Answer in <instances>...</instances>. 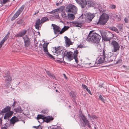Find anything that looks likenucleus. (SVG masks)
I'll list each match as a JSON object with an SVG mask.
<instances>
[{
    "label": "nucleus",
    "mask_w": 129,
    "mask_h": 129,
    "mask_svg": "<svg viewBox=\"0 0 129 129\" xmlns=\"http://www.w3.org/2000/svg\"><path fill=\"white\" fill-rule=\"evenodd\" d=\"M100 55L98 57L96 60V62L99 64L105 62L108 63L111 62L114 60L115 57L113 56V55L111 52L105 53L103 50L100 53Z\"/></svg>",
    "instance_id": "f257e3e1"
},
{
    "label": "nucleus",
    "mask_w": 129,
    "mask_h": 129,
    "mask_svg": "<svg viewBox=\"0 0 129 129\" xmlns=\"http://www.w3.org/2000/svg\"><path fill=\"white\" fill-rule=\"evenodd\" d=\"M101 37L98 34L92 33L90 31L87 38V41L89 42L98 43L99 42Z\"/></svg>",
    "instance_id": "f03ea898"
},
{
    "label": "nucleus",
    "mask_w": 129,
    "mask_h": 129,
    "mask_svg": "<svg viewBox=\"0 0 129 129\" xmlns=\"http://www.w3.org/2000/svg\"><path fill=\"white\" fill-rule=\"evenodd\" d=\"M98 11L101 13L102 14L100 17L98 22L101 25H104L107 23L109 19V17L107 14L104 13L106 10L104 9L100 8L98 9Z\"/></svg>",
    "instance_id": "7ed1b4c3"
},
{
    "label": "nucleus",
    "mask_w": 129,
    "mask_h": 129,
    "mask_svg": "<svg viewBox=\"0 0 129 129\" xmlns=\"http://www.w3.org/2000/svg\"><path fill=\"white\" fill-rule=\"evenodd\" d=\"M65 11L67 13L76 14L77 13V9L75 6L69 4L66 7Z\"/></svg>",
    "instance_id": "20e7f679"
},
{
    "label": "nucleus",
    "mask_w": 129,
    "mask_h": 129,
    "mask_svg": "<svg viewBox=\"0 0 129 129\" xmlns=\"http://www.w3.org/2000/svg\"><path fill=\"white\" fill-rule=\"evenodd\" d=\"M53 50L54 52L55 53V54H56V55L57 56L58 55H61L62 56V58H60V57L57 56V57H56V58H57V59H60V61H62V60H63V56L61 54V53L63 54V53L64 52V50H62L61 48H60V47H58L57 48H56V47H54Z\"/></svg>",
    "instance_id": "39448f33"
},
{
    "label": "nucleus",
    "mask_w": 129,
    "mask_h": 129,
    "mask_svg": "<svg viewBox=\"0 0 129 129\" xmlns=\"http://www.w3.org/2000/svg\"><path fill=\"white\" fill-rule=\"evenodd\" d=\"M53 118L52 116H45L42 115H38L37 117V119L39 120H42L43 122L44 121L47 123L49 122L51 120L53 119Z\"/></svg>",
    "instance_id": "423d86ee"
},
{
    "label": "nucleus",
    "mask_w": 129,
    "mask_h": 129,
    "mask_svg": "<svg viewBox=\"0 0 129 129\" xmlns=\"http://www.w3.org/2000/svg\"><path fill=\"white\" fill-rule=\"evenodd\" d=\"M112 48V52H117L118 51L120 48V46L118 43L115 41H113L111 43Z\"/></svg>",
    "instance_id": "0eeeda50"
},
{
    "label": "nucleus",
    "mask_w": 129,
    "mask_h": 129,
    "mask_svg": "<svg viewBox=\"0 0 129 129\" xmlns=\"http://www.w3.org/2000/svg\"><path fill=\"white\" fill-rule=\"evenodd\" d=\"M5 79V82L6 83V85L7 87H9V84L11 82L12 78L10 76V72L9 71H7L6 72L5 75L4 76Z\"/></svg>",
    "instance_id": "6e6552de"
},
{
    "label": "nucleus",
    "mask_w": 129,
    "mask_h": 129,
    "mask_svg": "<svg viewBox=\"0 0 129 129\" xmlns=\"http://www.w3.org/2000/svg\"><path fill=\"white\" fill-rule=\"evenodd\" d=\"M80 119L83 121V125L85 127L86 125H87L88 127L90 128L91 126L90 125V123L88 120L87 119L85 116L82 114H81L80 116Z\"/></svg>",
    "instance_id": "1a4fd4ad"
},
{
    "label": "nucleus",
    "mask_w": 129,
    "mask_h": 129,
    "mask_svg": "<svg viewBox=\"0 0 129 129\" xmlns=\"http://www.w3.org/2000/svg\"><path fill=\"white\" fill-rule=\"evenodd\" d=\"M24 7V5H22L16 12L14 14L11 20L12 21L17 18L23 11Z\"/></svg>",
    "instance_id": "9d476101"
},
{
    "label": "nucleus",
    "mask_w": 129,
    "mask_h": 129,
    "mask_svg": "<svg viewBox=\"0 0 129 129\" xmlns=\"http://www.w3.org/2000/svg\"><path fill=\"white\" fill-rule=\"evenodd\" d=\"M73 54V53L71 51L68 52L66 51H65L63 53L64 56L66 57L70 61L73 59V56H72Z\"/></svg>",
    "instance_id": "9b49d317"
},
{
    "label": "nucleus",
    "mask_w": 129,
    "mask_h": 129,
    "mask_svg": "<svg viewBox=\"0 0 129 129\" xmlns=\"http://www.w3.org/2000/svg\"><path fill=\"white\" fill-rule=\"evenodd\" d=\"M76 2L80 5L82 8H84L86 5L87 3L86 0H75Z\"/></svg>",
    "instance_id": "f8f14e48"
},
{
    "label": "nucleus",
    "mask_w": 129,
    "mask_h": 129,
    "mask_svg": "<svg viewBox=\"0 0 129 129\" xmlns=\"http://www.w3.org/2000/svg\"><path fill=\"white\" fill-rule=\"evenodd\" d=\"M52 26L53 27V29L55 34H56L60 32L61 29L59 26L53 24H52Z\"/></svg>",
    "instance_id": "ddd939ff"
},
{
    "label": "nucleus",
    "mask_w": 129,
    "mask_h": 129,
    "mask_svg": "<svg viewBox=\"0 0 129 129\" xmlns=\"http://www.w3.org/2000/svg\"><path fill=\"white\" fill-rule=\"evenodd\" d=\"M95 14H91L90 13H88L87 15V18L86 19V21L88 23L91 22L92 19L95 16Z\"/></svg>",
    "instance_id": "4468645a"
},
{
    "label": "nucleus",
    "mask_w": 129,
    "mask_h": 129,
    "mask_svg": "<svg viewBox=\"0 0 129 129\" xmlns=\"http://www.w3.org/2000/svg\"><path fill=\"white\" fill-rule=\"evenodd\" d=\"M87 5H88L89 6L93 7H95L97 8H98L99 7V6L98 7L97 6H96V5L95 4V2L92 1L90 0H88L87 2Z\"/></svg>",
    "instance_id": "2eb2a0df"
},
{
    "label": "nucleus",
    "mask_w": 129,
    "mask_h": 129,
    "mask_svg": "<svg viewBox=\"0 0 129 129\" xmlns=\"http://www.w3.org/2000/svg\"><path fill=\"white\" fill-rule=\"evenodd\" d=\"M64 38L65 41L66 47H69L70 45L72 44V43L70 39L67 36H65Z\"/></svg>",
    "instance_id": "dca6fc26"
},
{
    "label": "nucleus",
    "mask_w": 129,
    "mask_h": 129,
    "mask_svg": "<svg viewBox=\"0 0 129 129\" xmlns=\"http://www.w3.org/2000/svg\"><path fill=\"white\" fill-rule=\"evenodd\" d=\"M25 43V47H27L30 45V42L29 39L26 36L23 38Z\"/></svg>",
    "instance_id": "f3484780"
},
{
    "label": "nucleus",
    "mask_w": 129,
    "mask_h": 129,
    "mask_svg": "<svg viewBox=\"0 0 129 129\" xmlns=\"http://www.w3.org/2000/svg\"><path fill=\"white\" fill-rule=\"evenodd\" d=\"M78 50H76L74 51V53L73 54V59L74 58L75 59V62L77 63H78V62L77 57L78 54Z\"/></svg>",
    "instance_id": "a211bd4d"
},
{
    "label": "nucleus",
    "mask_w": 129,
    "mask_h": 129,
    "mask_svg": "<svg viewBox=\"0 0 129 129\" xmlns=\"http://www.w3.org/2000/svg\"><path fill=\"white\" fill-rule=\"evenodd\" d=\"M99 32L101 36H102L103 39L104 41H110L111 39V38H110L107 37L106 36L104 37V34L103 31L100 30Z\"/></svg>",
    "instance_id": "6ab92c4d"
},
{
    "label": "nucleus",
    "mask_w": 129,
    "mask_h": 129,
    "mask_svg": "<svg viewBox=\"0 0 129 129\" xmlns=\"http://www.w3.org/2000/svg\"><path fill=\"white\" fill-rule=\"evenodd\" d=\"M10 107L7 106L6 108H5L4 109H3L2 110V111H1L0 113L1 114H2V116H3L4 115V114H2L5 113L7 112H8L10 111Z\"/></svg>",
    "instance_id": "aec40b11"
},
{
    "label": "nucleus",
    "mask_w": 129,
    "mask_h": 129,
    "mask_svg": "<svg viewBox=\"0 0 129 129\" xmlns=\"http://www.w3.org/2000/svg\"><path fill=\"white\" fill-rule=\"evenodd\" d=\"M9 33H8L5 36V37L2 40L1 42L0 43V48H1L2 46V44L4 43L6 41L8 38H9Z\"/></svg>",
    "instance_id": "412c9836"
},
{
    "label": "nucleus",
    "mask_w": 129,
    "mask_h": 129,
    "mask_svg": "<svg viewBox=\"0 0 129 129\" xmlns=\"http://www.w3.org/2000/svg\"><path fill=\"white\" fill-rule=\"evenodd\" d=\"M26 32V31L25 30H23L20 31L19 34L16 35V36L17 37H21L24 36Z\"/></svg>",
    "instance_id": "4be33fe9"
},
{
    "label": "nucleus",
    "mask_w": 129,
    "mask_h": 129,
    "mask_svg": "<svg viewBox=\"0 0 129 129\" xmlns=\"http://www.w3.org/2000/svg\"><path fill=\"white\" fill-rule=\"evenodd\" d=\"M19 120L18 118L15 116L13 117L10 120V123L11 124L14 125L15 123L18 121Z\"/></svg>",
    "instance_id": "5701e85b"
},
{
    "label": "nucleus",
    "mask_w": 129,
    "mask_h": 129,
    "mask_svg": "<svg viewBox=\"0 0 129 129\" xmlns=\"http://www.w3.org/2000/svg\"><path fill=\"white\" fill-rule=\"evenodd\" d=\"M13 112L12 111H10L6 113L4 117V119H7L8 118L13 114Z\"/></svg>",
    "instance_id": "b1692460"
},
{
    "label": "nucleus",
    "mask_w": 129,
    "mask_h": 129,
    "mask_svg": "<svg viewBox=\"0 0 129 129\" xmlns=\"http://www.w3.org/2000/svg\"><path fill=\"white\" fill-rule=\"evenodd\" d=\"M40 21L39 19H37L35 24V26L36 29H39L40 27Z\"/></svg>",
    "instance_id": "393cba45"
},
{
    "label": "nucleus",
    "mask_w": 129,
    "mask_h": 129,
    "mask_svg": "<svg viewBox=\"0 0 129 129\" xmlns=\"http://www.w3.org/2000/svg\"><path fill=\"white\" fill-rule=\"evenodd\" d=\"M69 28V27L68 26H64L63 28L60 31V34H62L65 31L68 30Z\"/></svg>",
    "instance_id": "a878e982"
},
{
    "label": "nucleus",
    "mask_w": 129,
    "mask_h": 129,
    "mask_svg": "<svg viewBox=\"0 0 129 129\" xmlns=\"http://www.w3.org/2000/svg\"><path fill=\"white\" fill-rule=\"evenodd\" d=\"M74 14L71 13H69L68 14V17L69 19L71 20H73L75 16H74Z\"/></svg>",
    "instance_id": "bb28decb"
},
{
    "label": "nucleus",
    "mask_w": 129,
    "mask_h": 129,
    "mask_svg": "<svg viewBox=\"0 0 129 129\" xmlns=\"http://www.w3.org/2000/svg\"><path fill=\"white\" fill-rule=\"evenodd\" d=\"M48 20H49L48 18L47 17H43L41 20L40 24H43L45 22Z\"/></svg>",
    "instance_id": "cd10ccee"
},
{
    "label": "nucleus",
    "mask_w": 129,
    "mask_h": 129,
    "mask_svg": "<svg viewBox=\"0 0 129 129\" xmlns=\"http://www.w3.org/2000/svg\"><path fill=\"white\" fill-rule=\"evenodd\" d=\"M110 29L113 31H115L118 33H119V31L118 29L115 27H110Z\"/></svg>",
    "instance_id": "c85d7f7f"
},
{
    "label": "nucleus",
    "mask_w": 129,
    "mask_h": 129,
    "mask_svg": "<svg viewBox=\"0 0 129 129\" xmlns=\"http://www.w3.org/2000/svg\"><path fill=\"white\" fill-rule=\"evenodd\" d=\"M123 24H118L117 26V28L119 29V30H120L122 32V30H123Z\"/></svg>",
    "instance_id": "c756f323"
},
{
    "label": "nucleus",
    "mask_w": 129,
    "mask_h": 129,
    "mask_svg": "<svg viewBox=\"0 0 129 129\" xmlns=\"http://www.w3.org/2000/svg\"><path fill=\"white\" fill-rule=\"evenodd\" d=\"M70 95L73 98H74L76 96V93L73 91H71L70 93Z\"/></svg>",
    "instance_id": "7c9ffc66"
},
{
    "label": "nucleus",
    "mask_w": 129,
    "mask_h": 129,
    "mask_svg": "<svg viewBox=\"0 0 129 129\" xmlns=\"http://www.w3.org/2000/svg\"><path fill=\"white\" fill-rule=\"evenodd\" d=\"M59 9H57L52 11L51 12H48V13H49L50 14H53L55 13H57L59 11Z\"/></svg>",
    "instance_id": "2f4dec72"
},
{
    "label": "nucleus",
    "mask_w": 129,
    "mask_h": 129,
    "mask_svg": "<svg viewBox=\"0 0 129 129\" xmlns=\"http://www.w3.org/2000/svg\"><path fill=\"white\" fill-rule=\"evenodd\" d=\"M35 40L34 41V43L35 44V48L36 50L37 49L38 46L37 45L38 44V43L37 41L36 40H35Z\"/></svg>",
    "instance_id": "473e14b6"
},
{
    "label": "nucleus",
    "mask_w": 129,
    "mask_h": 129,
    "mask_svg": "<svg viewBox=\"0 0 129 129\" xmlns=\"http://www.w3.org/2000/svg\"><path fill=\"white\" fill-rule=\"evenodd\" d=\"M78 47L79 48H87L88 47L85 44L80 45H78Z\"/></svg>",
    "instance_id": "72a5a7b5"
},
{
    "label": "nucleus",
    "mask_w": 129,
    "mask_h": 129,
    "mask_svg": "<svg viewBox=\"0 0 129 129\" xmlns=\"http://www.w3.org/2000/svg\"><path fill=\"white\" fill-rule=\"evenodd\" d=\"M23 22V21L21 19H19L17 21V23L18 24H21Z\"/></svg>",
    "instance_id": "f704fd0d"
},
{
    "label": "nucleus",
    "mask_w": 129,
    "mask_h": 129,
    "mask_svg": "<svg viewBox=\"0 0 129 129\" xmlns=\"http://www.w3.org/2000/svg\"><path fill=\"white\" fill-rule=\"evenodd\" d=\"M75 24L76 27H80L82 26V24L81 23L76 22L75 23Z\"/></svg>",
    "instance_id": "c9c22d12"
},
{
    "label": "nucleus",
    "mask_w": 129,
    "mask_h": 129,
    "mask_svg": "<svg viewBox=\"0 0 129 129\" xmlns=\"http://www.w3.org/2000/svg\"><path fill=\"white\" fill-rule=\"evenodd\" d=\"M99 99L100 100H101L103 102H104V98H103L102 96L100 94L99 95Z\"/></svg>",
    "instance_id": "e433bc0d"
},
{
    "label": "nucleus",
    "mask_w": 129,
    "mask_h": 129,
    "mask_svg": "<svg viewBox=\"0 0 129 129\" xmlns=\"http://www.w3.org/2000/svg\"><path fill=\"white\" fill-rule=\"evenodd\" d=\"M33 127L37 129H42L41 126L40 125L38 126H34Z\"/></svg>",
    "instance_id": "4c0bfd02"
},
{
    "label": "nucleus",
    "mask_w": 129,
    "mask_h": 129,
    "mask_svg": "<svg viewBox=\"0 0 129 129\" xmlns=\"http://www.w3.org/2000/svg\"><path fill=\"white\" fill-rule=\"evenodd\" d=\"M54 17L58 19H59L60 18L58 14L57 13H55L54 14Z\"/></svg>",
    "instance_id": "58836bf2"
},
{
    "label": "nucleus",
    "mask_w": 129,
    "mask_h": 129,
    "mask_svg": "<svg viewBox=\"0 0 129 129\" xmlns=\"http://www.w3.org/2000/svg\"><path fill=\"white\" fill-rule=\"evenodd\" d=\"M62 15L63 18H65L67 17V15L64 12H62Z\"/></svg>",
    "instance_id": "ea45409f"
},
{
    "label": "nucleus",
    "mask_w": 129,
    "mask_h": 129,
    "mask_svg": "<svg viewBox=\"0 0 129 129\" xmlns=\"http://www.w3.org/2000/svg\"><path fill=\"white\" fill-rule=\"evenodd\" d=\"M49 44V43H44L43 45V47H47V46Z\"/></svg>",
    "instance_id": "a19ab883"
},
{
    "label": "nucleus",
    "mask_w": 129,
    "mask_h": 129,
    "mask_svg": "<svg viewBox=\"0 0 129 129\" xmlns=\"http://www.w3.org/2000/svg\"><path fill=\"white\" fill-rule=\"evenodd\" d=\"M46 54L49 57H50L51 58H53V56L50 54L49 52H46Z\"/></svg>",
    "instance_id": "79ce46f5"
},
{
    "label": "nucleus",
    "mask_w": 129,
    "mask_h": 129,
    "mask_svg": "<svg viewBox=\"0 0 129 129\" xmlns=\"http://www.w3.org/2000/svg\"><path fill=\"white\" fill-rule=\"evenodd\" d=\"M44 49V51L45 52H48V51L47 49V47L43 48Z\"/></svg>",
    "instance_id": "37998d69"
},
{
    "label": "nucleus",
    "mask_w": 129,
    "mask_h": 129,
    "mask_svg": "<svg viewBox=\"0 0 129 129\" xmlns=\"http://www.w3.org/2000/svg\"><path fill=\"white\" fill-rule=\"evenodd\" d=\"M10 0H3L2 3L3 4H5L8 2H9Z\"/></svg>",
    "instance_id": "c03bdc74"
},
{
    "label": "nucleus",
    "mask_w": 129,
    "mask_h": 129,
    "mask_svg": "<svg viewBox=\"0 0 129 129\" xmlns=\"http://www.w3.org/2000/svg\"><path fill=\"white\" fill-rule=\"evenodd\" d=\"M49 76L51 77L53 79H55V78L54 75L52 73H51L50 75Z\"/></svg>",
    "instance_id": "a18cd8bd"
},
{
    "label": "nucleus",
    "mask_w": 129,
    "mask_h": 129,
    "mask_svg": "<svg viewBox=\"0 0 129 129\" xmlns=\"http://www.w3.org/2000/svg\"><path fill=\"white\" fill-rule=\"evenodd\" d=\"M82 88L84 89H86L88 87H87L85 84H82Z\"/></svg>",
    "instance_id": "49530a36"
},
{
    "label": "nucleus",
    "mask_w": 129,
    "mask_h": 129,
    "mask_svg": "<svg viewBox=\"0 0 129 129\" xmlns=\"http://www.w3.org/2000/svg\"><path fill=\"white\" fill-rule=\"evenodd\" d=\"M86 89L89 93L91 95L92 94L91 93L90 90L88 88H87Z\"/></svg>",
    "instance_id": "de8ad7c7"
},
{
    "label": "nucleus",
    "mask_w": 129,
    "mask_h": 129,
    "mask_svg": "<svg viewBox=\"0 0 129 129\" xmlns=\"http://www.w3.org/2000/svg\"><path fill=\"white\" fill-rule=\"evenodd\" d=\"M116 18L117 19V20L118 21H120L121 19V17L119 16L118 17H117Z\"/></svg>",
    "instance_id": "09e8293b"
},
{
    "label": "nucleus",
    "mask_w": 129,
    "mask_h": 129,
    "mask_svg": "<svg viewBox=\"0 0 129 129\" xmlns=\"http://www.w3.org/2000/svg\"><path fill=\"white\" fill-rule=\"evenodd\" d=\"M17 111L19 112H21L22 111V110L20 108L18 109H17Z\"/></svg>",
    "instance_id": "8fccbe9b"
},
{
    "label": "nucleus",
    "mask_w": 129,
    "mask_h": 129,
    "mask_svg": "<svg viewBox=\"0 0 129 129\" xmlns=\"http://www.w3.org/2000/svg\"><path fill=\"white\" fill-rule=\"evenodd\" d=\"M116 7L115 5H111V8L112 9H114Z\"/></svg>",
    "instance_id": "3c124183"
},
{
    "label": "nucleus",
    "mask_w": 129,
    "mask_h": 129,
    "mask_svg": "<svg viewBox=\"0 0 129 129\" xmlns=\"http://www.w3.org/2000/svg\"><path fill=\"white\" fill-rule=\"evenodd\" d=\"M2 119L0 118V127L2 125Z\"/></svg>",
    "instance_id": "603ef678"
},
{
    "label": "nucleus",
    "mask_w": 129,
    "mask_h": 129,
    "mask_svg": "<svg viewBox=\"0 0 129 129\" xmlns=\"http://www.w3.org/2000/svg\"><path fill=\"white\" fill-rule=\"evenodd\" d=\"M124 20L126 23H127L128 22V20L127 18H125L124 19Z\"/></svg>",
    "instance_id": "864d4df0"
},
{
    "label": "nucleus",
    "mask_w": 129,
    "mask_h": 129,
    "mask_svg": "<svg viewBox=\"0 0 129 129\" xmlns=\"http://www.w3.org/2000/svg\"><path fill=\"white\" fill-rule=\"evenodd\" d=\"M47 74L49 76L50 75V74L51 73L49 71H48L47 72Z\"/></svg>",
    "instance_id": "5fc2aeb1"
},
{
    "label": "nucleus",
    "mask_w": 129,
    "mask_h": 129,
    "mask_svg": "<svg viewBox=\"0 0 129 129\" xmlns=\"http://www.w3.org/2000/svg\"><path fill=\"white\" fill-rule=\"evenodd\" d=\"M39 13V11H36L34 14H33V15H35L36 14H37L38 13Z\"/></svg>",
    "instance_id": "6e6d98bb"
},
{
    "label": "nucleus",
    "mask_w": 129,
    "mask_h": 129,
    "mask_svg": "<svg viewBox=\"0 0 129 129\" xmlns=\"http://www.w3.org/2000/svg\"><path fill=\"white\" fill-rule=\"evenodd\" d=\"M63 75L64 76V77L66 79H67V77L66 75V74H63Z\"/></svg>",
    "instance_id": "4d7b16f0"
},
{
    "label": "nucleus",
    "mask_w": 129,
    "mask_h": 129,
    "mask_svg": "<svg viewBox=\"0 0 129 129\" xmlns=\"http://www.w3.org/2000/svg\"><path fill=\"white\" fill-rule=\"evenodd\" d=\"M56 5L57 6H58L59 5H60V4L59 3H56Z\"/></svg>",
    "instance_id": "13d9d810"
},
{
    "label": "nucleus",
    "mask_w": 129,
    "mask_h": 129,
    "mask_svg": "<svg viewBox=\"0 0 129 129\" xmlns=\"http://www.w3.org/2000/svg\"><path fill=\"white\" fill-rule=\"evenodd\" d=\"M116 18L117 17H118V16L117 15H114V16Z\"/></svg>",
    "instance_id": "bf43d9fd"
},
{
    "label": "nucleus",
    "mask_w": 129,
    "mask_h": 129,
    "mask_svg": "<svg viewBox=\"0 0 129 129\" xmlns=\"http://www.w3.org/2000/svg\"><path fill=\"white\" fill-rule=\"evenodd\" d=\"M99 87H100V88H102V85H99Z\"/></svg>",
    "instance_id": "052dcab7"
},
{
    "label": "nucleus",
    "mask_w": 129,
    "mask_h": 129,
    "mask_svg": "<svg viewBox=\"0 0 129 129\" xmlns=\"http://www.w3.org/2000/svg\"><path fill=\"white\" fill-rule=\"evenodd\" d=\"M2 129H7V128L5 127H3Z\"/></svg>",
    "instance_id": "680f3d73"
},
{
    "label": "nucleus",
    "mask_w": 129,
    "mask_h": 129,
    "mask_svg": "<svg viewBox=\"0 0 129 129\" xmlns=\"http://www.w3.org/2000/svg\"><path fill=\"white\" fill-rule=\"evenodd\" d=\"M121 61H122V60H119L118 61V62H121Z\"/></svg>",
    "instance_id": "e2e57ef3"
},
{
    "label": "nucleus",
    "mask_w": 129,
    "mask_h": 129,
    "mask_svg": "<svg viewBox=\"0 0 129 129\" xmlns=\"http://www.w3.org/2000/svg\"><path fill=\"white\" fill-rule=\"evenodd\" d=\"M122 67H125V65H123L122 66Z\"/></svg>",
    "instance_id": "0e129e2a"
},
{
    "label": "nucleus",
    "mask_w": 129,
    "mask_h": 129,
    "mask_svg": "<svg viewBox=\"0 0 129 129\" xmlns=\"http://www.w3.org/2000/svg\"><path fill=\"white\" fill-rule=\"evenodd\" d=\"M88 117L89 118L90 117V115L89 114H88Z\"/></svg>",
    "instance_id": "69168bd1"
},
{
    "label": "nucleus",
    "mask_w": 129,
    "mask_h": 129,
    "mask_svg": "<svg viewBox=\"0 0 129 129\" xmlns=\"http://www.w3.org/2000/svg\"><path fill=\"white\" fill-rule=\"evenodd\" d=\"M98 44V46H100V45L99 44Z\"/></svg>",
    "instance_id": "338daca9"
},
{
    "label": "nucleus",
    "mask_w": 129,
    "mask_h": 129,
    "mask_svg": "<svg viewBox=\"0 0 129 129\" xmlns=\"http://www.w3.org/2000/svg\"><path fill=\"white\" fill-rule=\"evenodd\" d=\"M61 2H60L59 4H60V5H61Z\"/></svg>",
    "instance_id": "774afa93"
}]
</instances>
